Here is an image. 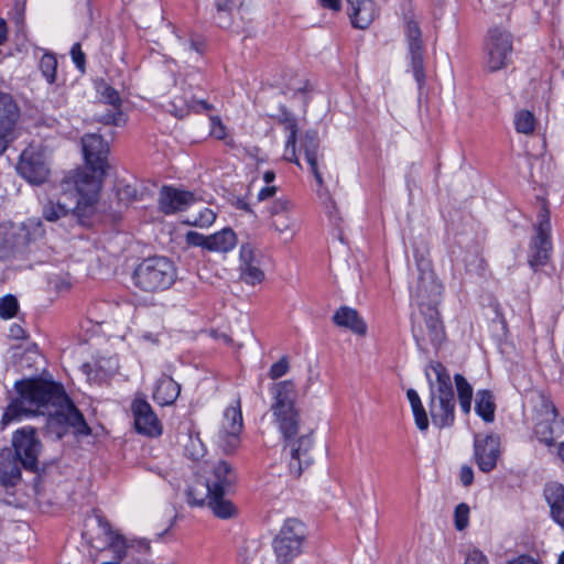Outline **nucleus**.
Here are the masks:
<instances>
[{"label": "nucleus", "instance_id": "f257e3e1", "mask_svg": "<svg viewBox=\"0 0 564 564\" xmlns=\"http://www.w3.org/2000/svg\"><path fill=\"white\" fill-rule=\"evenodd\" d=\"M18 395L6 406L0 424L2 429L24 417L47 415L48 431L62 438L72 432L76 436H88L90 427L84 415L70 402L64 388L55 382L41 379L17 381Z\"/></svg>", "mask_w": 564, "mask_h": 564}, {"label": "nucleus", "instance_id": "f03ea898", "mask_svg": "<svg viewBox=\"0 0 564 564\" xmlns=\"http://www.w3.org/2000/svg\"><path fill=\"white\" fill-rule=\"evenodd\" d=\"M307 389L293 379L284 380V464L291 479H299L313 464L314 432L295 403Z\"/></svg>", "mask_w": 564, "mask_h": 564}, {"label": "nucleus", "instance_id": "7ed1b4c3", "mask_svg": "<svg viewBox=\"0 0 564 564\" xmlns=\"http://www.w3.org/2000/svg\"><path fill=\"white\" fill-rule=\"evenodd\" d=\"M83 152L86 163L91 173L80 171L63 181V187L68 188L70 184L76 187L77 194L82 196L80 203L91 205L96 203L101 187L102 177L107 169L108 143L95 133L85 134L82 138Z\"/></svg>", "mask_w": 564, "mask_h": 564}, {"label": "nucleus", "instance_id": "20e7f679", "mask_svg": "<svg viewBox=\"0 0 564 564\" xmlns=\"http://www.w3.org/2000/svg\"><path fill=\"white\" fill-rule=\"evenodd\" d=\"M45 237L40 219L30 218L24 223L0 224V261H10L23 257Z\"/></svg>", "mask_w": 564, "mask_h": 564}, {"label": "nucleus", "instance_id": "39448f33", "mask_svg": "<svg viewBox=\"0 0 564 564\" xmlns=\"http://www.w3.org/2000/svg\"><path fill=\"white\" fill-rule=\"evenodd\" d=\"M425 375L431 387L430 414L432 422L440 429L448 427L454 423L455 419V402L451 376L440 362L427 366Z\"/></svg>", "mask_w": 564, "mask_h": 564}, {"label": "nucleus", "instance_id": "423d86ee", "mask_svg": "<svg viewBox=\"0 0 564 564\" xmlns=\"http://www.w3.org/2000/svg\"><path fill=\"white\" fill-rule=\"evenodd\" d=\"M176 280V268L165 257L142 260L132 273V282L143 292L154 293L170 289Z\"/></svg>", "mask_w": 564, "mask_h": 564}, {"label": "nucleus", "instance_id": "0eeeda50", "mask_svg": "<svg viewBox=\"0 0 564 564\" xmlns=\"http://www.w3.org/2000/svg\"><path fill=\"white\" fill-rule=\"evenodd\" d=\"M301 121L299 116L291 115L284 109V131H289L290 133L284 147V160L293 161L297 165H301L300 155L303 151L304 159L314 174L316 182L322 186L323 178L317 169V142L314 134L307 133L305 137H297Z\"/></svg>", "mask_w": 564, "mask_h": 564}, {"label": "nucleus", "instance_id": "6e6552de", "mask_svg": "<svg viewBox=\"0 0 564 564\" xmlns=\"http://www.w3.org/2000/svg\"><path fill=\"white\" fill-rule=\"evenodd\" d=\"M533 434L539 443L546 447L554 445L555 440L564 432L563 421L557 417L556 410L550 399L536 394L533 405Z\"/></svg>", "mask_w": 564, "mask_h": 564}, {"label": "nucleus", "instance_id": "1a4fd4ad", "mask_svg": "<svg viewBox=\"0 0 564 564\" xmlns=\"http://www.w3.org/2000/svg\"><path fill=\"white\" fill-rule=\"evenodd\" d=\"M417 273L410 283L411 300L417 308L433 307L438 302L442 285L435 276L431 261L416 260Z\"/></svg>", "mask_w": 564, "mask_h": 564}, {"label": "nucleus", "instance_id": "9d476101", "mask_svg": "<svg viewBox=\"0 0 564 564\" xmlns=\"http://www.w3.org/2000/svg\"><path fill=\"white\" fill-rule=\"evenodd\" d=\"M512 35L506 29L492 28L488 31L484 46V65L488 72L506 68L512 57Z\"/></svg>", "mask_w": 564, "mask_h": 564}, {"label": "nucleus", "instance_id": "9b49d317", "mask_svg": "<svg viewBox=\"0 0 564 564\" xmlns=\"http://www.w3.org/2000/svg\"><path fill=\"white\" fill-rule=\"evenodd\" d=\"M413 336L417 345L425 350L436 348L445 338L444 327L435 306L419 308L413 315Z\"/></svg>", "mask_w": 564, "mask_h": 564}, {"label": "nucleus", "instance_id": "f8f14e48", "mask_svg": "<svg viewBox=\"0 0 564 564\" xmlns=\"http://www.w3.org/2000/svg\"><path fill=\"white\" fill-rule=\"evenodd\" d=\"M242 429L241 401L237 399L225 409L217 432V444L226 454L235 453L240 446Z\"/></svg>", "mask_w": 564, "mask_h": 564}, {"label": "nucleus", "instance_id": "ddd939ff", "mask_svg": "<svg viewBox=\"0 0 564 564\" xmlns=\"http://www.w3.org/2000/svg\"><path fill=\"white\" fill-rule=\"evenodd\" d=\"M12 452L20 459L22 467L35 471L42 452V443L36 435V430L32 426L17 430L12 436Z\"/></svg>", "mask_w": 564, "mask_h": 564}, {"label": "nucleus", "instance_id": "4468645a", "mask_svg": "<svg viewBox=\"0 0 564 564\" xmlns=\"http://www.w3.org/2000/svg\"><path fill=\"white\" fill-rule=\"evenodd\" d=\"M18 173L31 184L40 185L50 176V164L45 151L30 145L20 155Z\"/></svg>", "mask_w": 564, "mask_h": 564}, {"label": "nucleus", "instance_id": "2eb2a0df", "mask_svg": "<svg viewBox=\"0 0 564 564\" xmlns=\"http://www.w3.org/2000/svg\"><path fill=\"white\" fill-rule=\"evenodd\" d=\"M61 186H63V183ZM62 191L66 199L70 198L72 203L61 202L59 198L56 200L48 199L42 208L44 219L47 221H56L67 216L70 210L76 212L78 216L91 213L95 203H91V205H87L85 203L79 204L82 196L77 194L76 187L73 184H70L67 189L62 187Z\"/></svg>", "mask_w": 564, "mask_h": 564}, {"label": "nucleus", "instance_id": "dca6fc26", "mask_svg": "<svg viewBox=\"0 0 564 564\" xmlns=\"http://www.w3.org/2000/svg\"><path fill=\"white\" fill-rule=\"evenodd\" d=\"M21 118V109L14 97L0 91V155L15 139V130Z\"/></svg>", "mask_w": 564, "mask_h": 564}, {"label": "nucleus", "instance_id": "f3484780", "mask_svg": "<svg viewBox=\"0 0 564 564\" xmlns=\"http://www.w3.org/2000/svg\"><path fill=\"white\" fill-rule=\"evenodd\" d=\"M551 250V223L549 216L543 214L535 228V236L530 243L528 256L529 265L533 270L544 267L550 259Z\"/></svg>", "mask_w": 564, "mask_h": 564}, {"label": "nucleus", "instance_id": "a211bd4d", "mask_svg": "<svg viewBox=\"0 0 564 564\" xmlns=\"http://www.w3.org/2000/svg\"><path fill=\"white\" fill-rule=\"evenodd\" d=\"M501 455V441L496 434H477L474 438V459L484 473L494 470Z\"/></svg>", "mask_w": 564, "mask_h": 564}, {"label": "nucleus", "instance_id": "6ab92c4d", "mask_svg": "<svg viewBox=\"0 0 564 564\" xmlns=\"http://www.w3.org/2000/svg\"><path fill=\"white\" fill-rule=\"evenodd\" d=\"M134 426L138 433L156 437L162 434V424L151 405L143 399H135L131 404Z\"/></svg>", "mask_w": 564, "mask_h": 564}, {"label": "nucleus", "instance_id": "aec40b11", "mask_svg": "<svg viewBox=\"0 0 564 564\" xmlns=\"http://www.w3.org/2000/svg\"><path fill=\"white\" fill-rule=\"evenodd\" d=\"M196 202L193 192L174 186H163L159 194V209L164 215H173L183 212Z\"/></svg>", "mask_w": 564, "mask_h": 564}, {"label": "nucleus", "instance_id": "412c9836", "mask_svg": "<svg viewBox=\"0 0 564 564\" xmlns=\"http://www.w3.org/2000/svg\"><path fill=\"white\" fill-rule=\"evenodd\" d=\"M308 536L307 527L297 518L284 520V560L299 556Z\"/></svg>", "mask_w": 564, "mask_h": 564}, {"label": "nucleus", "instance_id": "4be33fe9", "mask_svg": "<svg viewBox=\"0 0 564 564\" xmlns=\"http://www.w3.org/2000/svg\"><path fill=\"white\" fill-rule=\"evenodd\" d=\"M405 36L409 44V51L411 54V66L415 80L419 84L424 82V69H423V51L421 42V31L415 21H409L405 26Z\"/></svg>", "mask_w": 564, "mask_h": 564}, {"label": "nucleus", "instance_id": "5701e85b", "mask_svg": "<svg viewBox=\"0 0 564 564\" xmlns=\"http://www.w3.org/2000/svg\"><path fill=\"white\" fill-rule=\"evenodd\" d=\"M236 473L231 465L225 460H219L213 465L206 482L214 492H229L236 482Z\"/></svg>", "mask_w": 564, "mask_h": 564}, {"label": "nucleus", "instance_id": "b1692460", "mask_svg": "<svg viewBox=\"0 0 564 564\" xmlns=\"http://www.w3.org/2000/svg\"><path fill=\"white\" fill-rule=\"evenodd\" d=\"M239 257L241 278L249 284L261 282L264 275L254 248L250 243L241 245Z\"/></svg>", "mask_w": 564, "mask_h": 564}, {"label": "nucleus", "instance_id": "393cba45", "mask_svg": "<svg viewBox=\"0 0 564 564\" xmlns=\"http://www.w3.org/2000/svg\"><path fill=\"white\" fill-rule=\"evenodd\" d=\"M551 519L564 531V485L551 481L543 489Z\"/></svg>", "mask_w": 564, "mask_h": 564}, {"label": "nucleus", "instance_id": "a878e982", "mask_svg": "<svg viewBox=\"0 0 564 564\" xmlns=\"http://www.w3.org/2000/svg\"><path fill=\"white\" fill-rule=\"evenodd\" d=\"M310 87V83L304 74L290 77L286 83L284 96H288L293 101V107L302 113L305 112L308 101Z\"/></svg>", "mask_w": 564, "mask_h": 564}, {"label": "nucleus", "instance_id": "bb28decb", "mask_svg": "<svg viewBox=\"0 0 564 564\" xmlns=\"http://www.w3.org/2000/svg\"><path fill=\"white\" fill-rule=\"evenodd\" d=\"M336 326L346 328L357 336L367 334V324L359 313L349 306H340L333 316Z\"/></svg>", "mask_w": 564, "mask_h": 564}, {"label": "nucleus", "instance_id": "cd10ccee", "mask_svg": "<svg viewBox=\"0 0 564 564\" xmlns=\"http://www.w3.org/2000/svg\"><path fill=\"white\" fill-rule=\"evenodd\" d=\"M21 463L11 448L0 451V482L14 486L21 478Z\"/></svg>", "mask_w": 564, "mask_h": 564}, {"label": "nucleus", "instance_id": "c85d7f7f", "mask_svg": "<svg viewBox=\"0 0 564 564\" xmlns=\"http://www.w3.org/2000/svg\"><path fill=\"white\" fill-rule=\"evenodd\" d=\"M273 383L269 388V394L271 397V410L275 417V424L280 432H282V382L278 380L282 377V360L274 362L269 373Z\"/></svg>", "mask_w": 564, "mask_h": 564}, {"label": "nucleus", "instance_id": "c756f323", "mask_svg": "<svg viewBox=\"0 0 564 564\" xmlns=\"http://www.w3.org/2000/svg\"><path fill=\"white\" fill-rule=\"evenodd\" d=\"M350 20L355 28L366 29L375 20L377 9L372 0H347Z\"/></svg>", "mask_w": 564, "mask_h": 564}, {"label": "nucleus", "instance_id": "7c9ffc66", "mask_svg": "<svg viewBox=\"0 0 564 564\" xmlns=\"http://www.w3.org/2000/svg\"><path fill=\"white\" fill-rule=\"evenodd\" d=\"M181 386L169 376H161L154 387L153 400L161 406L173 404L178 398Z\"/></svg>", "mask_w": 564, "mask_h": 564}, {"label": "nucleus", "instance_id": "2f4dec72", "mask_svg": "<svg viewBox=\"0 0 564 564\" xmlns=\"http://www.w3.org/2000/svg\"><path fill=\"white\" fill-rule=\"evenodd\" d=\"M227 492H214L208 499V508L213 514L221 520L234 519L238 516L239 510L237 506L228 498Z\"/></svg>", "mask_w": 564, "mask_h": 564}, {"label": "nucleus", "instance_id": "473e14b6", "mask_svg": "<svg viewBox=\"0 0 564 564\" xmlns=\"http://www.w3.org/2000/svg\"><path fill=\"white\" fill-rule=\"evenodd\" d=\"M245 0H217L216 21L220 28H231L235 14H241Z\"/></svg>", "mask_w": 564, "mask_h": 564}, {"label": "nucleus", "instance_id": "72a5a7b5", "mask_svg": "<svg viewBox=\"0 0 564 564\" xmlns=\"http://www.w3.org/2000/svg\"><path fill=\"white\" fill-rule=\"evenodd\" d=\"M236 245V232L231 228H224L208 236L207 250L212 252H229Z\"/></svg>", "mask_w": 564, "mask_h": 564}, {"label": "nucleus", "instance_id": "f704fd0d", "mask_svg": "<svg viewBox=\"0 0 564 564\" xmlns=\"http://www.w3.org/2000/svg\"><path fill=\"white\" fill-rule=\"evenodd\" d=\"M513 127L517 133L531 137L535 133L539 120L529 109H519L513 115Z\"/></svg>", "mask_w": 564, "mask_h": 564}, {"label": "nucleus", "instance_id": "c9c22d12", "mask_svg": "<svg viewBox=\"0 0 564 564\" xmlns=\"http://www.w3.org/2000/svg\"><path fill=\"white\" fill-rule=\"evenodd\" d=\"M99 91L102 100L117 110L115 113L108 115L106 121L108 123L119 126L123 121V113L119 110L122 100L118 90L107 84H104Z\"/></svg>", "mask_w": 564, "mask_h": 564}, {"label": "nucleus", "instance_id": "e433bc0d", "mask_svg": "<svg viewBox=\"0 0 564 564\" xmlns=\"http://www.w3.org/2000/svg\"><path fill=\"white\" fill-rule=\"evenodd\" d=\"M406 397L411 405L416 427L421 432H426L430 425V421L417 392L414 389H409L406 391Z\"/></svg>", "mask_w": 564, "mask_h": 564}, {"label": "nucleus", "instance_id": "4c0bfd02", "mask_svg": "<svg viewBox=\"0 0 564 564\" xmlns=\"http://www.w3.org/2000/svg\"><path fill=\"white\" fill-rule=\"evenodd\" d=\"M212 490L207 482L196 481L187 490V502L191 506H208Z\"/></svg>", "mask_w": 564, "mask_h": 564}, {"label": "nucleus", "instance_id": "58836bf2", "mask_svg": "<svg viewBox=\"0 0 564 564\" xmlns=\"http://www.w3.org/2000/svg\"><path fill=\"white\" fill-rule=\"evenodd\" d=\"M476 413L485 421L491 422L495 417V403L489 391H479L476 395Z\"/></svg>", "mask_w": 564, "mask_h": 564}, {"label": "nucleus", "instance_id": "ea45409f", "mask_svg": "<svg viewBox=\"0 0 564 564\" xmlns=\"http://www.w3.org/2000/svg\"><path fill=\"white\" fill-rule=\"evenodd\" d=\"M104 532L108 538V546L112 550L116 555V560L119 563L127 555L126 539L118 532L113 531L108 523L104 524Z\"/></svg>", "mask_w": 564, "mask_h": 564}, {"label": "nucleus", "instance_id": "a19ab883", "mask_svg": "<svg viewBox=\"0 0 564 564\" xmlns=\"http://www.w3.org/2000/svg\"><path fill=\"white\" fill-rule=\"evenodd\" d=\"M184 454L192 460H199L206 454V447L198 434L189 433L183 443Z\"/></svg>", "mask_w": 564, "mask_h": 564}, {"label": "nucleus", "instance_id": "79ce46f5", "mask_svg": "<svg viewBox=\"0 0 564 564\" xmlns=\"http://www.w3.org/2000/svg\"><path fill=\"white\" fill-rule=\"evenodd\" d=\"M459 405L463 412L469 413L471 408L473 388L462 375L455 376Z\"/></svg>", "mask_w": 564, "mask_h": 564}, {"label": "nucleus", "instance_id": "37998d69", "mask_svg": "<svg viewBox=\"0 0 564 564\" xmlns=\"http://www.w3.org/2000/svg\"><path fill=\"white\" fill-rule=\"evenodd\" d=\"M39 68L48 84L56 80L57 58L53 53H44L40 59Z\"/></svg>", "mask_w": 564, "mask_h": 564}, {"label": "nucleus", "instance_id": "c03bdc74", "mask_svg": "<svg viewBox=\"0 0 564 564\" xmlns=\"http://www.w3.org/2000/svg\"><path fill=\"white\" fill-rule=\"evenodd\" d=\"M19 303L15 296L8 294L0 299V317L3 319L12 318L17 315Z\"/></svg>", "mask_w": 564, "mask_h": 564}, {"label": "nucleus", "instance_id": "a18cd8bd", "mask_svg": "<svg viewBox=\"0 0 564 564\" xmlns=\"http://www.w3.org/2000/svg\"><path fill=\"white\" fill-rule=\"evenodd\" d=\"M216 220V213L210 208H203L197 216L186 223L191 226L206 228L212 226Z\"/></svg>", "mask_w": 564, "mask_h": 564}, {"label": "nucleus", "instance_id": "49530a36", "mask_svg": "<svg viewBox=\"0 0 564 564\" xmlns=\"http://www.w3.org/2000/svg\"><path fill=\"white\" fill-rule=\"evenodd\" d=\"M470 509L466 503H459L454 510V524L456 530L463 531L469 524Z\"/></svg>", "mask_w": 564, "mask_h": 564}, {"label": "nucleus", "instance_id": "de8ad7c7", "mask_svg": "<svg viewBox=\"0 0 564 564\" xmlns=\"http://www.w3.org/2000/svg\"><path fill=\"white\" fill-rule=\"evenodd\" d=\"M317 194L322 202L324 210L327 213L329 218H332V219L336 218V216H337L336 205H335V202L333 200V198L330 197L329 193L326 189L321 188L317 191Z\"/></svg>", "mask_w": 564, "mask_h": 564}, {"label": "nucleus", "instance_id": "09e8293b", "mask_svg": "<svg viewBox=\"0 0 564 564\" xmlns=\"http://www.w3.org/2000/svg\"><path fill=\"white\" fill-rule=\"evenodd\" d=\"M171 109L170 111L177 118H184L186 117L189 112H192V108L189 107V101L188 102H185L183 100V98L181 97H175L172 101H171Z\"/></svg>", "mask_w": 564, "mask_h": 564}, {"label": "nucleus", "instance_id": "8fccbe9b", "mask_svg": "<svg viewBox=\"0 0 564 564\" xmlns=\"http://www.w3.org/2000/svg\"><path fill=\"white\" fill-rule=\"evenodd\" d=\"M185 241L188 246L202 247L207 250L208 236H205L197 231H188L185 236Z\"/></svg>", "mask_w": 564, "mask_h": 564}, {"label": "nucleus", "instance_id": "3c124183", "mask_svg": "<svg viewBox=\"0 0 564 564\" xmlns=\"http://www.w3.org/2000/svg\"><path fill=\"white\" fill-rule=\"evenodd\" d=\"M70 55L74 64L76 67L80 70H85V64H86V56L85 53L82 51V46L79 43H75L70 48Z\"/></svg>", "mask_w": 564, "mask_h": 564}, {"label": "nucleus", "instance_id": "603ef678", "mask_svg": "<svg viewBox=\"0 0 564 564\" xmlns=\"http://www.w3.org/2000/svg\"><path fill=\"white\" fill-rule=\"evenodd\" d=\"M464 564H489L487 556L478 549L469 550Z\"/></svg>", "mask_w": 564, "mask_h": 564}, {"label": "nucleus", "instance_id": "864d4df0", "mask_svg": "<svg viewBox=\"0 0 564 564\" xmlns=\"http://www.w3.org/2000/svg\"><path fill=\"white\" fill-rule=\"evenodd\" d=\"M209 120L212 124L210 134L218 140H223L226 137V130L220 118L217 116H212Z\"/></svg>", "mask_w": 564, "mask_h": 564}, {"label": "nucleus", "instance_id": "5fc2aeb1", "mask_svg": "<svg viewBox=\"0 0 564 564\" xmlns=\"http://www.w3.org/2000/svg\"><path fill=\"white\" fill-rule=\"evenodd\" d=\"M118 196L120 200L134 202L138 200V192L131 185H124L119 188Z\"/></svg>", "mask_w": 564, "mask_h": 564}, {"label": "nucleus", "instance_id": "6e6d98bb", "mask_svg": "<svg viewBox=\"0 0 564 564\" xmlns=\"http://www.w3.org/2000/svg\"><path fill=\"white\" fill-rule=\"evenodd\" d=\"M189 107L192 108V112H195V113L207 112L214 108L213 105H210L206 100H197V99H192L189 101Z\"/></svg>", "mask_w": 564, "mask_h": 564}, {"label": "nucleus", "instance_id": "4d7b16f0", "mask_svg": "<svg viewBox=\"0 0 564 564\" xmlns=\"http://www.w3.org/2000/svg\"><path fill=\"white\" fill-rule=\"evenodd\" d=\"M184 51H195L199 55L204 53L205 45L202 41L191 39L189 41H185L183 43Z\"/></svg>", "mask_w": 564, "mask_h": 564}, {"label": "nucleus", "instance_id": "13d9d810", "mask_svg": "<svg viewBox=\"0 0 564 564\" xmlns=\"http://www.w3.org/2000/svg\"><path fill=\"white\" fill-rule=\"evenodd\" d=\"M459 478L464 486H469L474 480V471L469 466H463L459 471Z\"/></svg>", "mask_w": 564, "mask_h": 564}, {"label": "nucleus", "instance_id": "bf43d9fd", "mask_svg": "<svg viewBox=\"0 0 564 564\" xmlns=\"http://www.w3.org/2000/svg\"><path fill=\"white\" fill-rule=\"evenodd\" d=\"M508 564H541L536 558L529 555H519L509 561Z\"/></svg>", "mask_w": 564, "mask_h": 564}, {"label": "nucleus", "instance_id": "052dcab7", "mask_svg": "<svg viewBox=\"0 0 564 564\" xmlns=\"http://www.w3.org/2000/svg\"><path fill=\"white\" fill-rule=\"evenodd\" d=\"M321 6L332 11H339L341 9V0H318Z\"/></svg>", "mask_w": 564, "mask_h": 564}, {"label": "nucleus", "instance_id": "680f3d73", "mask_svg": "<svg viewBox=\"0 0 564 564\" xmlns=\"http://www.w3.org/2000/svg\"><path fill=\"white\" fill-rule=\"evenodd\" d=\"M275 193H276V187L275 186L263 187L258 193V199L259 200H264L267 198L272 197Z\"/></svg>", "mask_w": 564, "mask_h": 564}, {"label": "nucleus", "instance_id": "e2e57ef3", "mask_svg": "<svg viewBox=\"0 0 564 564\" xmlns=\"http://www.w3.org/2000/svg\"><path fill=\"white\" fill-rule=\"evenodd\" d=\"M159 335H160V332H143L140 335V338L145 340V341H149L151 344H158L159 343Z\"/></svg>", "mask_w": 564, "mask_h": 564}, {"label": "nucleus", "instance_id": "0e129e2a", "mask_svg": "<svg viewBox=\"0 0 564 564\" xmlns=\"http://www.w3.org/2000/svg\"><path fill=\"white\" fill-rule=\"evenodd\" d=\"M10 335L15 339L25 338V330L19 325H13L10 328Z\"/></svg>", "mask_w": 564, "mask_h": 564}, {"label": "nucleus", "instance_id": "69168bd1", "mask_svg": "<svg viewBox=\"0 0 564 564\" xmlns=\"http://www.w3.org/2000/svg\"><path fill=\"white\" fill-rule=\"evenodd\" d=\"M8 30L7 23L3 19H0V45L7 41Z\"/></svg>", "mask_w": 564, "mask_h": 564}, {"label": "nucleus", "instance_id": "338daca9", "mask_svg": "<svg viewBox=\"0 0 564 564\" xmlns=\"http://www.w3.org/2000/svg\"><path fill=\"white\" fill-rule=\"evenodd\" d=\"M272 547L276 554L278 560L280 558V551L282 550V539L275 536L272 541Z\"/></svg>", "mask_w": 564, "mask_h": 564}, {"label": "nucleus", "instance_id": "774afa93", "mask_svg": "<svg viewBox=\"0 0 564 564\" xmlns=\"http://www.w3.org/2000/svg\"><path fill=\"white\" fill-rule=\"evenodd\" d=\"M15 23L20 32H24V18L22 13H19L15 18Z\"/></svg>", "mask_w": 564, "mask_h": 564}]
</instances>
